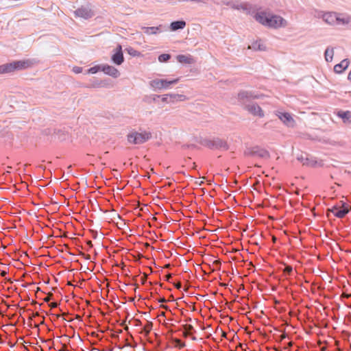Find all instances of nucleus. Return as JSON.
Wrapping results in <instances>:
<instances>
[{"label":"nucleus","instance_id":"1","mask_svg":"<svg viewBox=\"0 0 351 351\" xmlns=\"http://www.w3.org/2000/svg\"><path fill=\"white\" fill-rule=\"evenodd\" d=\"M254 19L262 25L272 29L285 27L287 25V21L280 15L265 11L256 12L254 14Z\"/></svg>","mask_w":351,"mask_h":351},{"label":"nucleus","instance_id":"2","mask_svg":"<svg viewBox=\"0 0 351 351\" xmlns=\"http://www.w3.org/2000/svg\"><path fill=\"white\" fill-rule=\"evenodd\" d=\"M195 142L206 147L210 149H217V150H223L226 151L229 149V145L228 143L220 138L213 137V138H203V137H196Z\"/></svg>","mask_w":351,"mask_h":351},{"label":"nucleus","instance_id":"3","mask_svg":"<svg viewBox=\"0 0 351 351\" xmlns=\"http://www.w3.org/2000/svg\"><path fill=\"white\" fill-rule=\"evenodd\" d=\"M32 63L29 60H14L0 65V74L10 73L29 68Z\"/></svg>","mask_w":351,"mask_h":351},{"label":"nucleus","instance_id":"4","mask_svg":"<svg viewBox=\"0 0 351 351\" xmlns=\"http://www.w3.org/2000/svg\"><path fill=\"white\" fill-rule=\"evenodd\" d=\"M180 78H156L149 82V86L155 91L167 90L178 83Z\"/></svg>","mask_w":351,"mask_h":351},{"label":"nucleus","instance_id":"5","mask_svg":"<svg viewBox=\"0 0 351 351\" xmlns=\"http://www.w3.org/2000/svg\"><path fill=\"white\" fill-rule=\"evenodd\" d=\"M258 99H259V95L256 94L255 92L245 90H240L237 97L238 104L243 109H245V106L252 104V100Z\"/></svg>","mask_w":351,"mask_h":351},{"label":"nucleus","instance_id":"6","mask_svg":"<svg viewBox=\"0 0 351 351\" xmlns=\"http://www.w3.org/2000/svg\"><path fill=\"white\" fill-rule=\"evenodd\" d=\"M127 137L128 142L134 145L143 144L151 138V133L147 132L141 133H139L138 132H133L129 133Z\"/></svg>","mask_w":351,"mask_h":351},{"label":"nucleus","instance_id":"7","mask_svg":"<svg viewBox=\"0 0 351 351\" xmlns=\"http://www.w3.org/2000/svg\"><path fill=\"white\" fill-rule=\"evenodd\" d=\"M333 215L339 219L343 218L350 212L349 205L344 201H339L330 208Z\"/></svg>","mask_w":351,"mask_h":351},{"label":"nucleus","instance_id":"8","mask_svg":"<svg viewBox=\"0 0 351 351\" xmlns=\"http://www.w3.org/2000/svg\"><path fill=\"white\" fill-rule=\"evenodd\" d=\"M247 156L258 157L261 158H269V153L267 150L258 146L247 147L244 152Z\"/></svg>","mask_w":351,"mask_h":351},{"label":"nucleus","instance_id":"9","mask_svg":"<svg viewBox=\"0 0 351 351\" xmlns=\"http://www.w3.org/2000/svg\"><path fill=\"white\" fill-rule=\"evenodd\" d=\"M73 14L75 17L82 18L85 20L91 19L95 15L94 10L91 9L89 5H82L76 9Z\"/></svg>","mask_w":351,"mask_h":351},{"label":"nucleus","instance_id":"10","mask_svg":"<svg viewBox=\"0 0 351 351\" xmlns=\"http://www.w3.org/2000/svg\"><path fill=\"white\" fill-rule=\"evenodd\" d=\"M275 114L288 128H294L295 121L291 113L285 111L276 110Z\"/></svg>","mask_w":351,"mask_h":351},{"label":"nucleus","instance_id":"11","mask_svg":"<svg viewBox=\"0 0 351 351\" xmlns=\"http://www.w3.org/2000/svg\"><path fill=\"white\" fill-rule=\"evenodd\" d=\"M110 60L113 64L117 66L123 63L125 58L121 45L118 44L115 49H113Z\"/></svg>","mask_w":351,"mask_h":351},{"label":"nucleus","instance_id":"12","mask_svg":"<svg viewBox=\"0 0 351 351\" xmlns=\"http://www.w3.org/2000/svg\"><path fill=\"white\" fill-rule=\"evenodd\" d=\"M297 160L303 165L313 167L317 165V160L314 157L309 156L306 153H301L297 156Z\"/></svg>","mask_w":351,"mask_h":351},{"label":"nucleus","instance_id":"13","mask_svg":"<svg viewBox=\"0 0 351 351\" xmlns=\"http://www.w3.org/2000/svg\"><path fill=\"white\" fill-rule=\"evenodd\" d=\"M245 110H247L252 115L260 118H263L265 116L263 109L256 103L253 102L247 106H245Z\"/></svg>","mask_w":351,"mask_h":351},{"label":"nucleus","instance_id":"14","mask_svg":"<svg viewBox=\"0 0 351 351\" xmlns=\"http://www.w3.org/2000/svg\"><path fill=\"white\" fill-rule=\"evenodd\" d=\"M232 8L234 10H243L246 12L247 14L252 16L254 17V14H256V11L253 9L252 6L248 3H233Z\"/></svg>","mask_w":351,"mask_h":351},{"label":"nucleus","instance_id":"15","mask_svg":"<svg viewBox=\"0 0 351 351\" xmlns=\"http://www.w3.org/2000/svg\"><path fill=\"white\" fill-rule=\"evenodd\" d=\"M102 72L113 78H118L120 76V72L117 68L107 64H103Z\"/></svg>","mask_w":351,"mask_h":351},{"label":"nucleus","instance_id":"16","mask_svg":"<svg viewBox=\"0 0 351 351\" xmlns=\"http://www.w3.org/2000/svg\"><path fill=\"white\" fill-rule=\"evenodd\" d=\"M337 16L338 13L336 12H325L322 17L326 23L335 25L337 24Z\"/></svg>","mask_w":351,"mask_h":351},{"label":"nucleus","instance_id":"17","mask_svg":"<svg viewBox=\"0 0 351 351\" xmlns=\"http://www.w3.org/2000/svg\"><path fill=\"white\" fill-rule=\"evenodd\" d=\"M186 21L181 19L172 21L170 23L169 29L171 32H176L178 30H182L186 27Z\"/></svg>","mask_w":351,"mask_h":351},{"label":"nucleus","instance_id":"18","mask_svg":"<svg viewBox=\"0 0 351 351\" xmlns=\"http://www.w3.org/2000/svg\"><path fill=\"white\" fill-rule=\"evenodd\" d=\"M176 60L179 63L185 64H192L195 62L194 58L189 54H179L176 56Z\"/></svg>","mask_w":351,"mask_h":351},{"label":"nucleus","instance_id":"19","mask_svg":"<svg viewBox=\"0 0 351 351\" xmlns=\"http://www.w3.org/2000/svg\"><path fill=\"white\" fill-rule=\"evenodd\" d=\"M337 116L342 119L344 123H351V112L349 110H339L336 113Z\"/></svg>","mask_w":351,"mask_h":351},{"label":"nucleus","instance_id":"20","mask_svg":"<svg viewBox=\"0 0 351 351\" xmlns=\"http://www.w3.org/2000/svg\"><path fill=\"white\" fill-rule=\"evenodd\" d=\"M348 59H343L334 66V71L336 73H342L349 66Z\"/></svg>","mask_w":351,"mask_h":351},{"label":"nucleus","instance_id":"21","mask_svg":"<svg viewBox=\"0 0 351 351\" xmlns=\"http://www.w3.org/2000/svg\"><path fill=\"white\" fill-rule=\"evenodd\" d=\"M251 48L254 51H266V46L264 45L262 40L258 39L252 42Z\"/></svg>","mask_w":351,"mask_h":351},{"label":"nucleus","instance_id":"22","mask_svg":"<svg viewBox=\"0 0 351 351\" xmlns=\"http://www.w3.org/2000/svg\"><path fill=\"white\" fill-rule=\"evenodd\" d=\"M161 26L156 27H143V29L144 32L147 34H157L161 32Z\"/></svg>","mask_w":351,"mask_h":351},{"label":"nucleus","instance_id":"23","mask_svg":"<svg viewBox=\"0 0 351 351\" xmlns=\"http://www.w3.org/2000/svg\"><path fill=\"white\" fill-rule=\"evenodd\" d=\"M349 16H345L342 14H338L336 25L347 26L348 24L349 23Z\"/></svg>","mask_w":351,"mask_h":351},{"label":"nucleus","instance_id":"24","mask_svg":"<svg viewBox=\"0 0 351 351\" xmlns=\"http://www.w3.org/2000/svg\"><path fill=\"white\" fill-rule=\"evenodd\" d=\"M168 95L170 102H174L175 101H183L186 98V96L184 95L176 93H169Z\"/></svg>","mask_w":351,"mask_h":351},{"label":"nucleus","instance_id":"25","mask_svg":"<svg viewBox=\"0 0 351 351\" xmlns=\"http://www.w3.org/2000/svg\"><path fill=\"white\" fill-rule=\"evenodd\" d=\"M334 56V51L332 48L327 47L324 52L325 60L327 62H332Z\"/></svg>","mask_w":351,"mask_h":351},{"label":"nucleus","instance_id":"26","mask_svg":"<svg viewBox=\"0 0 351 351\" xmlns=\"http://www.w3.org/2000/svg\"><path fill=\"white\" fill-rule=\"evenodd\" d=\"M107 86V82L106 80H99L97 79H94L92 82L91 85L90 87L91 88H100V87H105Z\"/></svg>","mask_w":351,"mask_h":351},{"label":"nucleus","instance_id":"27","mask_svg":"<svg viewBox=\"0 0 351 351\" xmlns=\"http://www.w3.org/2000/svg\"><path fill=\"white\" fill-rule=\"evenodd\" d=\"M102 66L103 64H97L92 66L86 71L85 74H95L99 71H102Z\"/></svg>","mask_w":351,"mask_h":351},{"label":"nucleus","instance_id":"28","mask_svg":"<svg viewBox=\"0 0 351 351\" xmlns=\"http://www.w3.org/2000/svg\"><path fill=\"white\" fill-rule=\"evenodd\" d=\"M125 51L131 56L132 57H138L141 55V52L136 50L132 47H128L125 48Z\"/></svg>","mask_w":351,"mask_h":351},{"label":"nucleus","instance_id":"29","mask_svg":"<svg viewBox=\"0 0 351 351\" xmlns=\"http://www.w3.org/2000/svg\"><path fill=\"white\" fill-rule=\"evenodd\" d=\"M160 99V95H151L149 96L146 97L145 101L148 103H150L152 101L157 103V102H159Z\"/></svg>","mask_w":351,"mask_h":351},{"label":"nucleus","instance_id":"30","mask_svg":"<svg viewBox=\"0 0 351 351\" xmlns=\"http://www.w3.org/2000/svg\"><path fill=\"white\" fill-rule=\"evenodd\" d=\"M171 58V55L170 53H162L158 56V60L160 62H167Z\"/></svg>","mask_w":351,"mask_h":351},{"label":"nucleus","instance_id":"31","mask_svg":"<svg viewBox=\"0 0 351 351\" xmlns=\"http://www.w3.org/2000/svg\"><path fill=\"white\" fill-rule=\"evenodd\" d=\"M168 94H165V95H160V100L162 102V103H169V98L168 97Z\"/></svg>","mask_w":351,"mask_h":351},{"label":"nucleus","instance_id":"32","mask_svg":"<svg viewBox=\"0 0 351 351\" xmlns=\"http://www.w3.org/2000/svg\"><path fill=\"white\" fill-rule=\"evenodd\" d=\"M73 72L75 74L81 73L83 71V68L80 66H74L72 69Z\"/></svg>","mask_w":351,"mask_h":351},{"label":"nucleus","instance_id":"33","mask_svg":"<svg viewBox=\"0 0 351 351\" xmlns=\"http://www.w3.org/2000/svg\"><path fill=\"white\" fill-rule=\"evenodd\" d=\"M54 133L56 134H58L59 133H61V134H62L63 136H65L64 132L62 130H54ZM58 138L61 141H63V140L65 139V136H63V137L59 136Z\"/></svg>","mask_w":351,"mask_h":351},{"label":"nucleus","instance_id":"34","mask_svg":"<svg viewBox=\"0 0 351 351\" xmlns=\"http://www.w3.org/2000/svg\"><path fill=\"white\" fill-rule=\"evenodd\" d=\"M184 147L189 149H194L197 147V146L195 144H187L185 145Z\"/></svg>","mask_w":351,"mask_h":351},{"label":"nucleus","instance_id":"35","mask_svg":"<svg viewBox=\"0 0 351 351\" xmlns=\"http://www.w3.org/2000/svg\"><path fill=\"white\" fill-rule=\"evenodd\" d=\"M348 22H349V23L348 24L347 26L351 28V17L350 16L349 18Z\"/></svg>","mask_w":351,"mask_h":351},{"label":"nucleus","instance_id":"36","mask_svg":"<svg viewBox=\"0 0 351 351\" xmlns=\"http://www.w3.org/2000/svg\"><path fill=\"white\" fill-rule=\"evenodd\" d=\"M184 346L183 343H181L180 347L182 348Z\"/></svg>","mask_w":351,"mask_h":351}]
</instances>
